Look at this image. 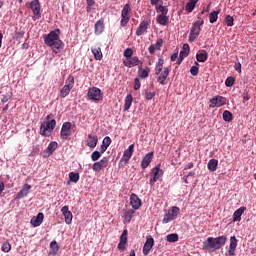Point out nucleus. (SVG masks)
<instances>
[{"instance_id": "obj_26", "label": "nucleus", "mask_w": 256, "mask_h": 256, "mask_svg": "<svg viewBox=\"0 0 256 256\" xmlns=\"http://www.w3.org/2000/svg\"><path fill=\"white\" fill-rule=\"evenodd\" d=\"M99 142V138L93 134L88 135L87 146L91 149H95L97 147V143Z\"/></svg>"}, {"instance_id": "obj_62", "label": "nucleus", "mask_w": 256, "mask_h": 256, "mask_svg": "<svg viewBox=\"0 0 256 256\" xmlns=\"http://www.w3.org/2000/svg\"><path fill=\"white\" fill-rule=\"evenodd\" d=\"M177 57H179V54H178V53L172 54V56H171V61H177Z\"/></svg>"}, {"instance_id": "obj_40", "label": "nucleus", "mask_w": 256, "mask_h": 256, "mask_svg": "<svg viewBox=\"0 0 256 256\" xmlns=\"http://www.w3.org/2000/svg\"><path fill=\"white\" fill-rule=\"evenodd\" d=\"M222 117H223V120L226 121V123H231V121H233V114L228 110H225L223 112Z\"/></svg>"}, {"instance_id": "obj_12", "label": "nucleus", "mask_w": 256, "mask_h": 256, "mask_svg": "<svg viewBox=\"0 0 256 256\" xmlns=\"http://www.w3.org/2000/svg\"><path fill=\"white\" fill-rule=\"evenodd\" d=\"M30 9L33 13V19L37 21V19H41V3L39 0H33L30 3Z\"/></svg>"}, {"instance_id": "obj_29", "label": "nucleus", "mask_w": 256, "mask_h": 256, "mask_svg": "<svg viewBox=\"0 0 256 256\" xmlns=\"http://www.w3.org/2000/svg\"><path fill=\"white\" fill-rule=\"evenodd\" d=\"M150 71H151V69H149V67L143 68V66H139L138 77L140 79H147V77H149V72Z\"/></svg>"}, {"instance_id": "obj_37", "label": "nucleus", "mask_w": 256, "mask_h": 256, "mask_svg": "<svg viewBox=\"0 0 256 256\" xmlns=\"http://www.w3.org/2000/svg\"><path fill=\"white\" fill-rule=\"evenodd\" d=\"M166 240L168 243H177L179 241V235L177 233L168 234Z\"/></svg>"}, {"instance_id": "obj_4", "label": "nucleus", "mask_w": 256, "mask_h": 256, "mask_svg": "<svg viewBox=\"0 0 256 256\" xmlns=\"http://www.w3.org/2000/svg\"><path fill=\"white\" fill-rule=\"evenodd\" d=\"M198 21L194 22L192 24V27L190 29V33H189V41L191 43H193V41H195V39H197V37H199L200 33H201V27H203V25H205V20L201 19V17L198 16Z\"/></svg>"}, {"instance_id": "obj_25", "label": "nucleus", "mask_w": 256, "mask_h": 256, "mask_svg": "<svg viewBox=\"0 0 256 256\" xmlns=\"http://www.w3.org/2000/svg\"><path fill=\"white\" fill-rule=\"evenodd\" d=\"M43 219H45V215L43 212H40L37 217H33L31 219V225H33V227H39L41 223H43Z\"/></svg>"}, {"instance_id": "obj_31", "label": "nucleus", "mask_w": 256, "mask_h": 256, "mask_svg": "<svg viewBox=\"0 0 256 256\" xmlns=\"http://www.w3.org/2000/svg\"><path fill=\"white\" fill-rule=\"evenodd\" d=\"M156 12L160 13V15H167L169 13V8L167 6H163V1H160V4L155 6Z\"/></svg>"}, {"instance_id": "obj_17", "label": "nucleus", "mask_w": 256, "mask_h": 256, "mask_svg": "<svg viewBox=\"0 0 256 256\" xmlns=\"http://www.w3.org/2000/svg\"><path fill=\"white\" fill-rule=\"evenodd\" d=\"M62 215L64 216L65 223L67 225H71L73 222V213L69 211V206H63L61 209Z\"/></svg>"}, {"instance_id": "obj_42", "label": "nucleus", "mask_w": 256, "mask_h": 256, "mask_svg": "<svg viewBox=\"0 0 256 256\" xmlns=\"http://www.w3.org/2000/svg\"><path fill=\"white\" fill-rule=\"evenodd\" d=\"M69 179L72 183H77L80 179L79 173L70 172Z\"/></svg>"}, {"instance_id": "obj_60", "label": "nucleus", "mask_w": 256, "mask_h": 256, "mask_svg": "<svg viewBox=\"0 0 256 256\" xmlns=\"http://www.w3.org/2000/svg\"><path fill=\"white\" fill-rule=\"evenodd\" d=\"M3 191H5V184L0 181V195L3 193Z\"/></svg>"}, {"instance_id": "obj_30", "label": "nucleus", "mask_w": 256, "mask_h": 256, "mask_svg": "<svg viewBox=\"0 0 256 256\" xmlns=\"http://www.w3.org/2000/svg\"><path fill=\"white\" fill-rule=\"evenodd\" d=\"M95 35H101L103 31H105V24L103 23V20H98L95 23Z\"/></svg>"}, {"instance_id": "obj_22", "label": "nucleus", "mask_w": 256, "mask_h": 256, "mask_svg": "<svg viewBox=\"0 0 256 256\" xmlns=\"http://www.w3.org/2000/svg\"><path fill=\"white\" fill-rule=\"evenodd\" d=\"M247 210V207L242 206L240 208H238L234 213H233V222L237 223L239 221H241V216L245 213V211Z\"/></svg>"}, {"instance_id": "obj_32", "label": "nucleus", "mask_w": 256, "mask_h": 256, "mask_svg": "<svg viewBox=\"0 0 256 256\" xmlns=\"http://www.w3.org/2000/svg\"><path fill=\"white\" fill-rule=\"evenodd\" d=\"M131 105H133V95L128 94L125 98L124 111H129Z\"/></svg>"}, {"instance_id": "obj_54", "label": "nucleus", "mask_w": 256, "mask_h": 256, "mask_svg": "<svg viewBox=\"0 0 256 256\" xmlns=\"http://www.w3.org/2000/svg\"><path fill=\"white\" fill-rule=\"evenodd\" d=\"M154 46L157 48V49H161V47H163V39L159 38L157 39L156 43L154 44Z\"/></svg>"}, {"instance_id": "obj_50", "label": "nucleus", "mask_w": 256, "mask_h": 256, "mask_svg": "<svg viewBox=\"0 0 256 256\" xmlns=\"http://www.w3.org/2000/svg\"><path fill=\"white\" fill-rule=\"evenodd\" d=\"M50 247L52 248L53 251H55L57 253V251H59V244H57V241L53 240L50 243Z\"/></svg>"}, {"instance_id": "obj_47", "label": "nucleus", "mask_w": 256, "mask_h": 256, "mask_svg": "<svg viewBox=\"0 0 256 256\" xmlns=\"http://www.w3.org/2000/svg\"><path fill=\"white\" fill-rule=\"evenodd\" d=\"M225 85L226 87H233V85H235V78L233 77H228L226 80H225Z\"/></svg>"}, {"instance_id": "obj_59", "label": "nucleus", "mask_w": 256, "mask_h": 256, "mask_svg": "<svg viewBox=\"0 0 256 256\" xmlns=\"http://www.w3.org/2000/svg\"><path fill=\"white\" fill-rule=\"evenodd\" d=\"M161 1H163V0H150V3H151V5H155V7H156V5L161 4Z\"/></svg>"}, {"instance_id": "obj_52", "label": "nucleus", "mask_w": 256, "mask_h": 256, "mask_svg": "<svg viewBox=\"0 0 256 256\" xmlns=\"http://www.w3.org/2000/svg\"><path fill=\"white\" fill-rule=\"evenodd\" d=\"M102 144H104V146L109 147V145H111V138L109 136H106L103 141Z\"/></svg>"}, {"instance_id": "obj_43", "label": "nucleus", "mask_w": 256, "mask_h": 256, "mask_svg": "<svg viewBox=\"0 0 256 256\" xmlns=\"http://www.w3.org/2000/svg\"><path fill=\"white\" fill-rule=\"evenodd\" d=\"M1 249L3 253H9V251H11V244L9 243V241L4 242Z\"/></svg>"}, {"instance_id": "obj_16", "label": "nucleus", "mask_w": 256, "mask_h": 256, "mask_svg": "<svg viewBox=\"0 0 256 256\" xmlns=\"http://www.w3.org/2000/svg\"><path fill=\"white\" fill-rule=\"evenodd\" d=\"M60 137L61 139H67L68 137H71V122H65L62 125Z\"/></svg>"}, {"instance_id": "obj_64", "label": "nucleus", "mask_w": 256, "mask_h": 256, "mask_svg": "<svg viewBox=\"0 0 256 256\" xmlns=\"http://www.w3.org/2000/svg\"><path fill=\"white\" fill-rule=\"evenodd\" d=\"M129 256H135V250H131Z\"/></svg>"}, {"instance_id": "obj_2", "label": "nucleus", "mask_w": 256, "mask_h": 256, "mask_svg": "<svg viewBox=\"0 0 256 256\" xmlns=\"http://www.w3.org/2000/svg\"><path fill=\"white\" fill-rule=\"evenodd\" d=\"M227 243V236H218L216 238L208 237L203 245L205 249H210L211 251H219Z\"/></svg>"}, {"instance_id": "obj_6", "label": "nucleus", "mask_w": 256, "mask_h": 256, "mask_svg": "<svg viewBox=\"0 0 256 256\" xmlns=\"http://www.w3.org/2000/svg\"><path fill=\"white\" fill-rule=\"evenodd\" d=\"M179 213H181V209L177 206H172L168 210V213L164 215V218L162 220L163 225H167V223H171V221H175Z\"/></svg>"}, {"instance_id": "obj_8", "label": "nucleus", "mask_w": 256, "mask_h": 256, "mask_svg": "<svg viewBox=\"0 0 256 256\" xmlns=\"http://www.w3.org/2000/svg\"><path fill=\"white\" fill-rule=\"evenodd\" d=\"M74 85H75V77H73V75H69L65 82L64 87L60 91V97L65 99V97H67V95L71 93V89H73Z\"/></svg>"}, {"instance_id": "obj_13", "label": "nucleus", "mask_w": 256, "mask_h": 256, "mask_svg": "<svg viewBox=\"0 0 256 256\" xmlns=\"http://www.w3.org/2000/svg\"><path fill=\"white\" fill-rule=\"evenodd\" d=\"M209 107L215 109V107H223L227 103V99L223 96H215L209 101Z\"/></svg>"}, {"instance_id": "obj_10", "label": "nucleus", "mask_w": 256, "mask_h": 256, "mask_svg": "<svg viewBox=\"0 0 256 256\" xmlns=\"http://www.w3.org/2000/svg\"><path fill=\"white\" fill-rule=\"evenodd\" d=\"M135 150V144H131L127 150L124 151L123 156L120 159L119 167H125L127 163L131 160V157H133V151Z\"/></svg>"}, {"instance_id": "obj_15", "label": "nucleus", "mask_w": 256, "mask_h": 256, "mask_svg": "<svg viewBox=\"0 0 256 256\" xmlns=\"http://www.w3.org/2000/svg\"><path fill=\"white\" fill-rule=\"evenodd\" d=\"M133 56V49L127 48L124 51V57H126L127 61H129V65H139V58L132 57Z\"/></svg>"}, {"instance_id": "obj_23", "label": "nucleus", "mask_w": 256, "mask_h": 256, "mask_svg": "<svg viewBox=\"0 0 256 256\" xmlns=\"http://www.w3.org/2000/svg\"><path fill=\"white\" fill-rule=\"evenodd\" d=\"M130 205L135 210H137L141 207V200H140L139 196H137V194H131Z\"/></svg>"}, {"instance_id": "obj_49", "label": "nucleus", "mask_w": 256, "mask_h": 256, "mask_svg": "<svg viewBox=\"0 0 256 256\" xmlns=\"http://www.w3.org/2000/svg\"><path fill=\"white\" fill-rule=\"evenodd\" d=\"M139 89H141V81L139 80V78H135L134 79V90L139 91Z\"/></svg>"}, {"instance_id": "obj_53", "label": "nucleus", "mask_w": 256, "mask_h": 256, "mask_svg": "<svg viewBox=\"0 0 256 256\" xmlns=\"http://www.w3.org/2000/svg\"><path fill=\"white\" fill-rule=\"evenodd\" d=\"M235 251H237V249L235 248H229L227 250V252L225 253V256H235Z\"/></svg>"}, {"instance_id": "obj_58", "label": "nucleus", "mask_w": 256, "mask_h": 256, "mask_svg": "<svg viewBox=\"0 0 256 256\" xmlns=\"http://www.w3.org/2000/svg\"><path fill=\"white\" fill-rule=\"evenodd\" d=\"M108 147H106L104 144H102L100 146V153L103 155V153H105V151H107Z\"/></svg>"}, {"instance_id": "obj_51", "label": "nucleus", "mask_w": 256, "mask_h": 256, "mask_svg": "<svg viewBox=\"0 0 256 256\" xmlns=\"http://www.w3.org/2000/svg\"><path fill=\"white\" fill-rule=\"evenodd\" d=\"M144 97L147 101H151L155 97V92H146Z\"/></svg>"}, {"instance_id": "obj_48", "label": "nucleus", "mask_w": 256, "mask_h": 256, "mask_svg": "<svg viewBox=\"0 0 256 256\" xmlns=\"http://www.w3.org/2000/svg\"><path fill=\"white\" fill-rule=\"evenodd\" d=\"M190 73H191V75H193V77L199 75V67H197V66H192V67L190 68Z\"/></svg>"}, {"instance_id": "obj_24", "label": "nucleus", "mask_w": 256, "mask_h": 256, "mask_svg": "<svg viewBox=\"0 0 256 256\" xmlns=\"http://www.w3.org/2000/svg\"><path fill=\"white\" fill-rule=\"evenodd\" d=\"M125 245H127V229L124 230L120 236V241L118 243V249L120 251H125Z\"/></svg>"}, {"instance_id": "obj_63", "label": "nucleus", "mask_w": 256, "mask_h": 256, "mask_svg": "<svg viewBox=\"0 0 256 256\" xmlns=\"http://www.w3.org/2000/svg\"><path fill=\"white\" fill-rule=\"evenodd\" d=\"M235 70L239 73H241V65H236Z\"/></svg>"}, {"instance_id": "obj_1", "label": "nucleus", "mask_w": 256, "mask_h": 256, "mask_svg": "<svg viewBox=\"0 0 256 256\" xmlns=\"http://www.w3.org/2000/svg\"><path fill=\"white\" fill-rule=\"evenodd\" d=\"M59 35H61L60 29H55L48 35H44L45 45H47V47H51V49H54L55 53H61V50L63 49V41H61Z\"/></svg>"}, {"instance_id": "obj_20", "label": "nucleus", "mask_w": 256, "mask_h": 256, "mask_svg": "<svg viewBox=\"0 0 256 256\" xmlns=\"http://www.w3.org/2000/svg\"><path fill=\"white\" fill-rule=\"evenodd\" d=\"M153 157H154V153L149 152L142 158V161H141L142 169H147V167H149V165L151 164V161H153Z\"/></svg>"}, {"instance_id": "obj_14", "label": "nucleus", "mask_w": 256, "mask_h": 256, "mask_svg": "<svg viewBox=\"0 0 256 256\" xmlns=\"http://www.w3.org/2000/svg\"><path fill=\"white\" fill-rule=\"evenodd\" d=\"M153 177L149 181L150 187H153L157 181H159V177L163 175V170L159 166H156L152 169Z\"/></svg>"}, {"instance_id": "obj_19", "label": "nucleus", "mask_w": 256, "mask_h": 256, "mask_svg": "<svg viewBox=\"0 0 256 256\" xmlns=\"http://www.w3.org/2000/svg\"><path fill=\"white\" fill-rule=\"evenodd\" d=\"M147 29H149V22L142 21L136 30L137 37H141V35H145V33L147 32Z\"/></svg>"}, {"instance_id": "obj_9", "label": "nucleus", "mask_w": 256, "mask_h": 256, "mask_svg": "<svg viewBox=\"0 0 256 256\" xmlns=\"http://www.w3.org/2000/svg\"><path fill=\"white\" fill-rule=\"evenodd\" d=\"M130 19H131V5L125 4L121 12V21H120L121 27H127V23H129Z\"/></svg>"}, {"instance_id": "obj_21", "label": "nucleus", "mask_w": 256, "mask_h": 256, "mask_svg": "<svg viewBox=\"0 0 256 256\" xmlns=\"http://www.w3.org/2000/svg\"><path fill=\"white\" fill-rule=\"evenodd\" d=\"M29 191H31V185L24 184L22 189L17 193L16 199H23L29 195Z\"/></svg>"}, {"instance_id": "obj_55", "label": "nucleus", "mask_w": 256, "mask_h": 256, "mask_svg": "<svg viewBox=\"0 0 256 256\" xmlns=\"http://www.w3.org/2000/svg\"><path fill=\"white\" fill-rule=\"evenodd\" d=\"M211 9V4H208L203 10L202 12L198 15V17H201L200 15H204L205 13H209Z\"/></svg>"}, {"instance_id": "obj_35", "label": "nucleus", "mask_w": 256, "mask_h": 256, "mask_svg": "<svg viewBox=\"0 0 256 256\" xmlns=\"http://www.w3.org/2000/svg\"><path fill=\"white\" fill-rule=\"evenodd\" d=\"M197 3H199V0H190L187 4H186V11L188 13H193V9H195V5H197Z\"/></svg>"}, {"instance_id": "obj_57", "label": "nucleus", "mask_w": 256, "mask_h": 256, "mask_svg": "<svg viewBox=\"0 0 256 256\" xmlns=\"http://www.w3.org/2000/svg\"><path fill=\"white\" fill-rule=\"evenodd\" d=\"M249 99H251V95H249V92H244L243 93V103H245V101H249Z\"/></svg>"}, {"instance_id": "obj_56", "label": "nucleus", "mask_w": 256, "mask_h": 256, "mask_svg": "<svg viewBox=\"0 0 256 256\" xmlns=\"http://www.w3.org/2000/svg\"><path fill=\"white\" fill-rule=\"evenodd\" d=\"M157 50L155 44H151L150 47L148 48L149 54L153 55V53H155V51Z\"/></svg>"}, {"instance_id": "obj_36", "label": "nucleus", "mask_w": 256, "mask_h": 256, "mask_svg": "<svg viewBox=\"0 0 256 256\" xmlns=\"http://www.w3.org/2000/svg\"><path fill=\"white\" fill-rule=\"evenodd\" d=\"M92 53L97 61H101L103 59V53L101 52V48H93Z\"/></svg>"}, {"instance_id": "obj_7", "label": "nucleus", "mask_w": 256, "mask_h": 256, "mask_svg": "<svg viewBox=\"0 0 256 256\" xmlns=\"http://www.w3.org/2000/svg\"><path fill=\"white\" fill-rule=\"evenodd\" d=\"M87 98L89 101L99 103V101H103V92L97 87H91L88 89Z\"/></svg>"}, {"instance_id": "obj_28", "label": "nucleus", "mask_w": 256, "mask_h": 256, "mask_svg": "<svg viewBox=\"0 0 256 256\" xmlns=\"http://www.w3.org/2000/svg\"><path fill=\"white\" fill-rule=\"evenodd\" d=\"M189 51H190L189 44H184L179 54L178 64H181V61H183V59H185V57L189 55Z\"/></svg>"}, {"instance_id": "obj_5", "label": "nucleus", "mask_w": 256, "mask_h": 256, "mask_svg": "<svg viewBox=\"0 0 256 256\" xmlns=\"http://www.w3.org/2000/svg\"><path fill=\"white\" fill-rule=\"evenodd\" d=\"M170 71L171 69H169V67H163V65L156 66L155 73L158 75L157 81L160 85H165V81H167Z\"/></svg>"}, {"instance_id": "obj_27", "label": "nucleus", "mask_w": 256, "mask_h": 256, "mask_svg": "<svg viewBox=\"0 0 256 256\" xmlns=\"http://www.w3.org/2000/svg\"><path fill=\"white\" fill-rule=\"evenodd\" d=\"M156 21L159 25L165 27L169 25V16H167V14H158L156 17Z\"/></svg>"}, {"instance_id": "obj_41", "label": "nucleus", "mask_w": 256, "mask_h": 256, "mask_svg": "<svg viewBox=\"0 0 256 256\" xmlns=\"http://www.w3.org/2000/svg\"><path fill=\"white\" fill-rule=\"evenodd\" d=\"M133 215H135V210L129 209L124 216L125 221H127L128 223H131V219H133Z\"/></svg>"}, {"instance_id": "obj_33", "label": "nucleus", "mask_w": 256, "mask_h": 256, "mask_svg": "<svg viewBox=\"0 0 256 256\" xmlns=\"http://www.w3.org/2000/svg\"><path fill=\"white\" fill-rule=\"evenodd\" d=\"M219 13H221V10H214L209 14L210 23H217V20L219 19Z\"/></svg>"}, {"instance_id": "obj_11", "label": "nucleus", "mask_w": 256, "mask_h": 256, "mask_svg": "<svg viewBox=\"0 0 256 256\" xmlns=\"http://www.w3.org/2000/svg\"><path fill=\"white\" fill-rule=\"evenodd\" d=\"M106 167H109V158L107 157H103L100 161H97L92 165V169L95 173H101Z\"/></svg>"}, {"instance_id": "obj_61", "label": "nucleus", "mask_w": 256, "mask_h": 256, "mask_svg": "<svg viewBox=\"0 0 256 256\" xmlns=\"http://www.w3.org/2000/svg\"><path fill=\"white\" fill-rule=\"evenodd\" d=\"M86 3L89 7H93L95 5V1L94 0H86Z\"/></svg>"}, {"instance_id": "obj_34", "label": "nucleus", "mask_w": 256, "mask_h": 256, "mask_svg": "<svg viewBox=\"0 0 256 256\" xmlns=\"http://www.w3.org/2000/svg\"><path fill=\"white\" fill-rule=\"evenodd\" d=\"M219 165V160L210 159L208 162V169L212 172L217 171V166Z\"/></svg>"}, {"instance_id": "obj_38", "label": "nucleus", "mask_w": 256, "mask_h": 256, "mask_svg": "<svg viewBox=\"0 0 256 256\" xmlns=\"http://www.w3.org/2000/svg\"><path fill=\"white\" fill-rule=\"evenodd\" d=\"M57 147H58L57 142H51L48 145V147L46 148L48 155H53V153H55V150L57 149Z\"/></svg>"}, {"instance_id": "obj_39", "label": "nucleus", "mask_w": 256, "mask_h": 256, "mask_svg": "<svg viewBox=\"0 0 256 256\" xmlns=\"http://www.w3.org/2000/svg\"><path fill=\"white\" fill-rule=\"evenodd\" d=\"M196 59L199 63H205L207 61V52L202 51L196 55Z\"/></svg>"}, {"instance_id": "obj_45", "label": "nucleus", "mask_w": 256, "mask_h": 256, "mask_svg": "<svg viewBox=\"0 0 256 256\" xmlns=\"http://www.w3.org/2000/svg\"><path fill=\"white\" fill-rule=\"evenodd\" d=\"M233 21H235V19H233V16L227 15L225 18V24L227 25V27H233Z\"/></svg>"}, {"instance_id": "obj_46", "label": "nucleus", "mask_w": 256, "mask_h": 256, "mask_svg": "<svg viewBox=\"0 0 256 256\" xmlns=\"http://www.w3.org/2000/svg\"><path fill=\"white\" fill-rule=\"evenodd\" d=\"M101 152L99 151H94L92 154H91V159L92 161H99V159H101Z\"/></svg>"}, {"instance_id": "obj_44", "label": "nucleus", "mask_w": 256, "mask_h": 256, "mask_svg": "<svg viewBox=\"0 0 256 256\" xmlns=\"http://www.w3.org/2000/svg\"><path fill=\"white\" fill-rule=\"evenodd\" d=\"M230 249H237V238L235 236L230 237Z\"/></svg>"}, {"instance_id": "obj_3", "label": "nucleus", "mask_w": 256, "mask_h": 256, "mask_svg": "<svg viewBox=\"0 0 256 256\" xmlns=\"http://www.w3.org/2000/svg\"><path fill=\"white\" fill-rule=\"evenodd\" d=\"M56 126L57 121L53 119V114H49L46 117V122H43L40 126V134L43 137H49Z\"/></svg>"}, {"instance_id": "obj_18", "label": "nucleus", "mask_w": 256, "mask_h": 256, "mask_svg": "<svg viewBox=\"0 0 256 256\" xmlns=\"http://www.w3.org/2000/svg\"><path fill=\"white\" fill-rule=\"evenodd\" d=\"M153 245H155V240L150 236L146 239L144 244L143 255H149V253H151V249H153Z\"/></svg>"}]
</instances>
